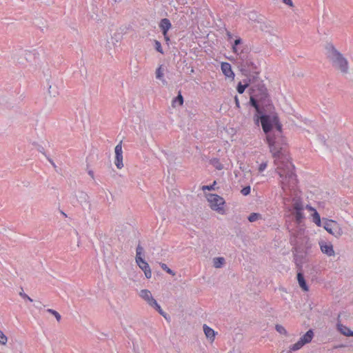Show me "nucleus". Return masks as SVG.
Wrapping results in <instances>:
<instances>
[{
  "label": "nucleus",
  "instance_id": "f257e3e1",
  "mask_svg": "<svg viewBox=\"0 0 353 353\" xmlns=\"http://www.w3.org/2000/svg\"><path fill=\"white\" fill-rule=\"evenodd\" d=\"M259 74L260 72L250 73L248 76H245L246 79H243V84H248V88L252 85L249 89V104L256 110L253 117L255 125L259 126L261 123L273 157L282 159L284 149L279 143L282 125L267 88L263 81L259 79Z\"/></svg>",
  "mask_w": 353,
  "mask_h": 353
},
{
  "label": "nucleus",
  "instance_id": "f03ea898",
  "mask_svg": "<svg viewBox=\"0 0 353 353\" xmlns=\"http://www.w3.org/2000/svg\"><path fill=\"white\" fill-rule=\"evenodd\" d=\"M327 57L331 61L333 68L339 71L343 76L349 73L348 61L332 43H329L325 46Z\"/></svg>",
  "mask_w": 353,
  "mask_h": 353
},
{
  "label": "nucleus",
  "instance_id": "7ed1b4c3",
  "mask_svg": "<svg viewBox=\"0 0 353 353\" xmlns=\"http://www.w3.org/2000/svg\"><path fill=\"white\" fill-rule=\"evenodd\" d=\"M238 68L243 75L248 76L250 73L254 74L258 70V65L255 63L252 56L248 57V59H242L237 61Z\"/></svg>",
  "mask_w": 353,
  "mask_h": 353
},
{
  "label": "nucleus",
  "instance_id": "20e7f679",
  "mask_svg": "<svg viewBox=\"0 0 353 353\" xmlns=\"http://www.w3.org/2000/svg\"><path fill=\"white\" fill-rule=\"evenodd\" d=\"M39 53L35 49L32 50H23L21 49L17 50L14 54V59L20 64H23L25 61L32 62L34 61Z\"/></svg>",
  "mask_w": 353,
  "mask_h": 353
},
{
  "label": "nucleus",
  "instance_id": "39448f33",
  "mask_svg": "<svg viewBox=\"0 0 353 353\" xmlns=\"http://www.w3.org/2000/svg\"><path fill=\"white\" fill-rule=\"evenodd\" d=\"M290 243L294 245L292 250V252H299L302 253L304 251L308 252L309 250L312 248L310 238L306 236L299 237L298 240L295 237L293 239H291Z\"/></svg>",
  "mask_w": 353,
  "mask_h": 353
},
{
  "label": "nucleus",
  "instance_id": "423d86ee",
  "mask_svg": "<svg viewBox=\"0 0 353 353\" xmlns=\"http://www.w3.org/2000/svg\"><path fill=\"white\" fill-rule=\"evenodd\" d=\"M323 221H324L323 227L328 233L337 239L343 235L342 228L336 221L327 219H323Z\"/></svg>",
  "mask_w": 353,
  "mask_h": 353
},
{
  "label": "nucleus",
  "instance_id": "0eeeda50",
  "mask_svg": "<svg viewBox=\"0 0 353 353\" xmlns=\"http://www.w3.org/2000/svg\"><path fill=\"white\" fill-rule=\"evenodd\" d=\"M208 201L210 203L212 210L218 212L220 214H224L225 210L223 205L225 204V200L223 197L216 194H206Z\"/></svg>",
  "mask_w": 353,
  "mask_h": 353
},
{
  "label": "nucleus",
  "instance_id": "6e6552de",
  "mask_svg": "<svg viewBox=\"0 0 353 353\" xmlns=\"http://www.w3.org/2000/svg\"><path fill=\"white\" fill-rule=\"evenodd\" d=\"M313 337V330L310 329L303 336L299 339V340L296 343L290 346L289 352L300 350L304 345L309 343L312 340Z\"/></svg>",
  "mask_w": 353,
  "mask_h": 353
},
{
  "label": "nucleus",
  "instance_id": "1a4fd4ad",
  "mask_svg": "<svg viewBox=\"0 0 353 353\" xmlns=\"http://www.w3.org/2000/svg\"><path fill=\"white\" fill-rule=\"evenodd\" d=\"M258 23H260L259 29L261 31L265 32L270 35L278 37L276 35L277 30L272 26V23L270 21H258Z\"/></svg>",
  "mask_w": 353,
  "mask_h": 353
},
{
  "label": "nucleus",
  "instance_id": "9d476101",
  "mask_svg": "<svg viewBox=\"0 0 353 353\" xmlns=\"http://www.w3.org/2000/svg\"><path fill=\"white\" fill-rule=\"evenodd\" d=\"M293 253V257L294 263L299 269L302 268V265L306 261V256L308 254L306 251L300 253L299 252H294Z\"/></svg>",
  "mask_w": 353,
  "mask_h": 353
},
{
  "label": "nucleus",
  "instance_id": "9b49d317",
  "mask_svg": "<svg viewBox=\"0 0 353 353\" xmlns=\"http://www.w3.org/2000/svg\"><path fill=\"white\" fill-rule=\"evenodd\" d=\"M321 252L328 256L334 255V250L331 243L321 241L319 243Z\"/></svg>",
  "mask_w": 353,
  "mask_h": 353
},
{
  "label": "nucleus",
  "instance_id": "f8f14e48",
  "mask_svg": "<svg viewBox=\"0 0 353 353\" xmlns=\"http://www.w3.org/2000/svg\"><path fill=\"white\" fill-rule=\"evenodd\" d=\"M77 199L83 208H88V210H90L91 204L89 201V196L85 192H79V195L77 196Z\"/></svg>",
  "mask_w": 353,
  "mask_h": 353
},
{
  "label": "nucleus",
  "instance_id": "ddd939ff",
  "mask_svg": "<svg viewBox=\"0 0 353 353\" xmlns=\"http://www.w3.org/2000/svg\"><path fill=\"white\" fill-rule=\"evenodd\" d=\"M236 54L239 56L238 61H240L242 59H248V57L252 56V54H250V48H248V46L239 47V49H238V53Z\"/></svg>",
  "mask_w": 353,
  "mask_h": 353
},
{
  "label": "nucleus",
  "instance_id": "4468645a",
  "mask_svg": "<svg viewBox=\"0 0 353 353\" xmlns=\"http://www.w3.org/2000/svg\"><path fill=\"white\" fill-rule=\"evenodd\" d=\"M159 26L163 36H166V34H168L172 27L170 21L167 18L161 19Z\"/></svg>",
  "mask_w": 353,
  "mask_h": 353
},
{
  "label": "nucleus",
  "instance_id": "2eb2a0df",
  "mask_svg": "<svg viewBox=\"0 0 353 353\" xmlns=\"http://www.w3.org/2000/svg\"><path fill=\"white\" fill-rule=\"evenodd\" d=\"M221 70L225 76L227 77H232L234 79V73L232 70L231 65L228 62L221 63Z\"/></svg>",
  "mask_w": 353,
  "mask_h": 353
},
{
  "label": "nucleus",
  "instance_id": "dca6fc26",
  "mask_svg": "<svg viewBox=\"0 0 353 353\" xmlns=\"http://www.w3.org/2000/svg\"><path fill=\"white\" fill-rule=\"evenodd\" d=\"M297 280L300 288L304 291L307 292L309 290L308 285H307L306 281L304 277V274L301 272L297 273Z\"/></svg>",
  "mask_w": 353,
  "mask_h": 353
},
{
  "label": "nucleus",
  "instance_id": "f3484780",
  "mask_svg": "<svg viewBox=\"0 0 353 353\" xmlns=\"http://www.w3.org/2000/svg\"><path fill=\"white\" fill-rule=\"evenodd\" d=\"M140 296L143 298L150 305L154 299L152 297V294L148 290H141L139 294Z\"/></svg>",
  "mask_w": 353,
  "mask_h": 353
},
{
  "label": "nucleus",
  "instance_id": "a211bd4d",
  "mask_svg": "<svg viewBox=\"0 0 353 353\" xmlns=\"http://www.w3.org/2000/svg\"><path fill=\"white\" fill-rule=\"evenodd\" d=\"M338 330L344 336H353V331L349 329L347 327L338 323L337 324Z\"/></svg>",
  "mask_w": 353,
  "mask_h": 353
},
{
  "label": "nucleus",
  "instance_id": "6ab92c4d",
  "mask_svg": "<svg viewBox=\"0 0 353 353\" xmlns=\"http://www.w3.org/2000/svg\"><path fill=\"white\" fill-rule=\"evenodd\" d=\"M203 332L208 339H210V340H214L215 336V332L213 329L208 327L207 325H203Z\"/></svg>",
  "mask_w": 353,
  "mask_h": 353
},
{
  "label": "nucleus",
  "instance_id": "aec40b11",
  "mask_svg": "<svg viewBox=\"0 0 353 353\" xmlns=\"http://www.w3.org/2000/svg\"><path fill=\"white\" fill-rule=\"evenodd\" d=\"M287 172H285L286 177L290 179L296 178V175L294 172V166L292 163H289L287 165Z\"/></svg>",
  "mask_w": 353,
  "mask_h": 353
},
{
  "label": "nucleus",
  "instance_id": "412c9836",
  "mask_svg": "<svg viewBox=\"0 0 353 353\" xmlns=\"http://www.w3.org/2000/svg\"><path fill=\"white\" fill-rule=\"evenodd\" d=\"M294 201L292 205L293 212L296 211H303V203L300 198L296 199L294 198L293 199Z\"/></svg>",
  "mask_w": 353,
  "mask_h": 353
},
{
  "label": "nucleus",
  "instance_id": "4be33fe9",
  "mask_svg": "<svg viewBox=\"0 0 353 353\" xmlns=\"http://www.w3.org/2000/svg\"><path fill=\"white\" fill-rule=\"evenodd\" d=\"M150 305L154 308L164 318L167 319L166 313L163 312V310L161 309V306L158 304L155 299L152 303H150Z\"/></svg>",
  "mask_w": 353,
  "mask_h": 353
},
{
  "label": "nucleus",
  "instance_id": "5701e85b",
  "mask_svg": "<svg viewBox=\"0 0 353 353\" xmlns=\"http://www.w3.org/2000/svg\"><path fill=\"white\" fill-rule=\"evenodd\" d=\"M178 103L179 105H182L183 103V97L181 94V91L179 92L178 95L173 99L172 101V107H176V104Z\"/></svg>",
  "mask_w": 353,
  "mask_h": 353
},
{
  "label": "nucleus",
  "instance_id": "b1692460",
  "mask_svg": "<svg viewBox=\"0 0 353 353\" xmlns=\"http://www.w3.org/2000/svg\"><path fill=\"white\" fill-rule=\"evenodd\" d=\"M156 78L157 79L161 80L163 84H167V81L163 79V69L162 65H160L157 70H156Z\"/></svg>",
  "mask_w": 353,
  "mask_h": 353
},
{
  "label": "nucleus",
  "instance_id": "393cba45",
  "mask_svg": "<svg viewBox=\"0 0 353 353\" xmlns=\"http://www.w3.org/2000/svg\"><path fill=\"white\" fill-rule=\"evenodd\" d=\"M136 263L143 271L148 270V268H150L149 264L145 261V260L143 258H139V260H137Z\"/></svg>",
  "mask_w": 353,
  "mask_h": 353
},
{
  "label": "nucleus",
  "instance_id": "a878e982",
  "mask_svg": "<svg viewBox=\"0 0 353 353\" xmlns=\"http://www.w3.org/2000/svg\"><path fill=\"white\" fill-rule=\"evenodd\" d=\"M312 216L313 222L317 226L321 227L322 225V223H321V216H320L319 213L316 210H314V212L312 213Z\"/></svg>",
  "mask_w": 353,
  "mask_h": 353
},
{
  "label": "nucleus",
  "instance_id": "bb28decb",
  "mask_svg": "<svg viewBox=\"0 0 353 353\" xmlns=\"http://www.w3.org/2000/svg\"><path fill=\"white\" fill-rule=\"evenodd\" d=\"M210 164L212 165L216 170H221L223 168V164L217 158H213L210 160Z\"/></svg>",
  "mask_w": 353,
  "mask_h": 353
},
{
  "label": "nucleus",
  "instance_id": "cd10ccee",
  "mask_svg": "<svg viewBox=\"0 0 353 353\" xmlns=\"http://www.w3.org/2000/svg\"><path fill=\"white\" fill-rule=\"evenodd\" d=\"M214 266L216 268H220L225 263L223 257H215L213 259Z\"/></svg>",
  "mask_w": 353,
  "mask_h": 353
},
{
  "label": "nucleus",
  "instance_id": "c85d7f7f",
  "mask_svg": "<svg viewBox=\"0 0 353 353\" xmlns=\"http://www.w3.org/2000/svg\"><path fill=\"white\" fill-rule=\"evenodd\" d=\"M136 252H137L136 258H135L136 261L139 260V258L143 259L142 256L144 254V250H143V248L141 245L140 242H139V244L137 247Z\"/></svg>",
  "mask_w": 353,
  "mask_h": 353
},
{
  "label": "nucleus",
  "instance_id": "c756f323",
  "mask_svg": "<svg viewBox=\"0 0 353 353\" xmlns=\"http://www.w3.org/2000/svg\"><path fill=\"white\" fill-rule=\"evenodd\" d=\"M293 214L295 217L296 222L299 224L302 222V220L304 219V214L303 211H296L293 212Z\"/></svg>",
  "mask_w": 353,
  "mask_h": 353
},
{
  "label": "nucleus",
  "instance_id": "7c9ffc66",
  "mask_svg": "<svg viewBox=\"0 0 353 353\" xmlns=\"http://www.w3.org/2000/svg\"><path fill=\"white\" fill-rule=\"evenodd\" d=\"M115 165L118 169H121L123 167V155L119 154L115 156Z\"/></svg>",
  "mask_w": 353,
  "mask_h": 353
},
{
  "label": "nucleus",
  "instance_id": "2f4dec72",
  "mask_svg": "<svg viewBox=\"0 0 353 353\" xmlns=\"http://www.w3.org/2000/svg\"><path fill=\"white\" fill-rule=\"evenodd\" d=\"M48 93L52 97H56L59 95L58 88L55 85H50L48 88Z\"/></svg>",
  "mask_w": 353,
  "mask_h": 353
},
{
  "label": "nucleus",
  "instance_id": "473e14b6",
  "mask_svg": "<svg viewBox=\"0 0 353 353\" xmlns=\"http://www.w3.org/2000/svg\"><path fill=\"white\" fill-rule=\"evenodd\" d=\"M242 43H243V41L240 37H239L234 40V42L232 44V51L234 53H238V49H239V47H238V46L241 45Z\"/></svg>",
  "mask_w": 353,
  "mask_h": 353
},
{
  "label": "nucleus",
  "instance_id": "72a5a7b5",
  "mask_svg": "<svg viewBox=\"0 0 353 353\" xmlns=\"http://www.w3.org/2000/svg\"><path fill=\"white\" fill-rule=\"evenodd\" d=\"M261 217L262 216L261 214L252 212L248 216V219L250 222H254L259 220V219H261Z\"/></svg>",
  "mask_w": 353,
  "mask_h": 353
},
{
  "label": "nucleus",
  "instance_id": "f704fd0d",
  "mask_svg": "<svg viewBox=\"0 0 353 353\" xmlns=\"http://www.w3.org/2000/svg\"><path fill=\"white\" fill-rule=\"evenodd\" d=\"M248 88V84H243L242 82H239L236 86V90L239 94H243L245 90Z\"/></svg>",
  "mask_w": 353,
  "mask_h": 353
},
{
  "label": "nucleus",
  "instance_id": "c9c22d12",
  "mask_svg": "<svg viewBox=\"0 0 353 353\" xmlns=\"http://www.w3.org/2000/svg\"><path fill=\"white\" fill-rule=\"evenodd\" d=\"M46 311H47L48 313H50V314H51L52 315H53V316L56 318V319H57V321L58 322H59V321H61V316L59 314V313L58 312H57L56 310H52V309H48Z\"/></svg>",
  "mask_w": 353,
  "mask_h": 353
},
{
  "label": "nucleus",
  "instance_id": "e433bc0d",
  "mask_svg": "<svg viewBox=\"0 0 353 353\" xmlns=\"http://www.w3.org/2000/svg\"><path fill=\"white\" fill-rule=\"evenodd\" d=\"M8 342V337L5 334L0 330V345H6Z\"/></svg>",
  "mask_w": 353,
  "mask_h": 353
},
{
  "label": "nucleus",
  "instance_id": "4c0bfd02",
  "mask_svg": "<svg viewBox=\"0 0 353 353\" xmlns=\"http://www.w3.org/2000/svg\"><path fill=\"white\" fill-rule=\"evenodd\" d=\"M160 265H161V268L165 270L167 273H168L169 274H171L172 276H174L175 275V272L172 270L170 268H169L167 265L165 263H160Z\"/></svg>",
  "mask_w": 353,
  "mask_h": 353
},
{
  "label": "nucleus",
  "instance_id": "58836bf2",
  "mask_svg": "<svg viewBox=\"0 0 353 353\" xmlns=\"http://www.w3.org/2000/svg\"><path fill=\"white\" fill-rule=\"evenodd\" d=\"M275 329L280 334H285V335L288 334V332H287L286 330L281 325H279V324L276 325Z\"/></svg>",
  "mask_w": 353,
  "mask_h": 353
},
{
  "label": "nucleus",
  "instance_id": "ea45409f",
  "mask_svg": "<svg viewBox=\"0 0 353 353\" xmlns=\"http://www.w3.org/2000/svg\"><path fill=\"white\" fill-rule=\"evenodd\" d=\"M154 48L157 52H160L161 54H163V50L161 44L157 40H154Z\"/></svg>",
  "mask_w": 353,
  "mask_h": 353
},
{
  "label": "nucleus",
  "instance_id": "a19ab883",
  "mask_svg": "<svg viewBox=\"0 0 353 353\" xmlns=\"http://www.w3.org/2000/svg\"><path fill=\"white\" fill-rule=\"evenodd\" d=\"M250 190H251L250 186L247 185L242 188V190H241V192L243 195L247 196V195L250 194Z\"/></svg>",
  "mask_w": 353,
  "mask_h": 353
},
{
  "label": "nucleus",
  "instance_id": "79ce46f5",
  "mask_svg": "<svg viewBox=\"0 0 353 353\" xmlns=\"http://www.w3.org/2000/svg\"><path fill=\"white\" fill-rule=\"evenodd\" d=\"M121 141L119 144H117L114 148L115 156L119 154H122V146Z\"/></svg>",
  "mask_w": 353,
  "mask_h": 353
},
{
  "label": "nucleus",
  "instance_id": "37998d69",
  "mask_svg": "<svg viewBox=\"0 0 353 353\" xmlns=\"http://www.w3.org/2000/svg\"><path fill=\"white\" fill-rule=\"evenodd\" d=\"M19 296L25 299L28 300L30 302L33 301L32 299H31L28 295L23 292V289L21 290V292H19Z\"/></svg>",
  "mask_w": 353,
  "mask_h": 353
},
{
  "label": "nucleus",
  "instance_id": "c03bdc74",
  "mask_svg": "<svg viewBox=\"0 0 353 353\" xmlns=\"http://www.w3.org/2000/svg\"><path fill=\"white\" fill-rule=\"evenodd\" d=\"M216 183V181H214L212 185H203V186H202V190H214V185H215Z\"/></svg>",
  "mask_w": 353,
  "mask_h": 353
},
{
  "label": "nucleus",
  "instance_id": "a18cd8bd",
  "mask_svg": "<svg viewBox=\"0 0 353 353\" xmlns=\"http://www.w3.org/2000/svg\"><path fill=\"white\" fill-rule=\"evenodd\" d=\"M317 139L319 141H321V143H322L324 145H326L327 146V143H326V139L324 136L321 135V134H319L317 136Z\"/></svg>",
  "mask_w": 353,
  "mask_h": 353
},
{
  "label": "nucleus",
  "instance_id": "49530a36",
  "mask_svg": "<svg viewBox=\"0 0 353 353\" xmlns=\"http://www.w3.org/2000/svg\"><path fill=\"white\" fill-rule=\"evenodd\" d=\"M267 167V163L266 162H263L262 163H261L259 165V171L260 172H263V170H265V169Z\"/></svg>",
  "mask_w": 353,
  "mask_h": 353
},
{
  "label": "nucleus",
  "instance_id": "de8ad7c7",
  "mask_svg": "<svg viewBox=\"0 0 353 353\" xmlns=\"http://www.w3.org/2000/svg\"><path fill=\"white\" fill-rule=\"evenodd\" d=\"M145 276L147 279H150L152 276V272L150 268H148V270L143 271Z\"/></svg>",
  "mask_w": 353,
  "mask_h": 353
},
{
  "label": "nucleus",
  "instance_id": "09e8293b",
  "mask_svg": "<svg viewBox=\"0 0 353 353\" xmlns=\"http://www.w3.org/2000/svg\"><path fill=\"white\" fill-rule=\"evenodd\" d=\"M37 150L39 152L42 153L43 154H44L46 157V154L45 153V149L43 146L39 145Z\"/></svg>",
  "mask_w": 353,
  "mask_h": 353
},
{
  "label": "nucleus",
  "instance_id": "8fccbe9b",
  "mask_svg": "<svg viewBox=\"0 0 353 353\" xmlns=\"http://www.w3.org/2000/svg\"><path fill=\"white\" fill-rule=\"evenodd\" d=\"M283 3L289 6H293V2L292 0H283Z\"/></svg>",
  "mask_w": 353,
  "mask_h": 353
},
{
  "label": "nucleus",
  "instance_id": "3c124183",
  "mask_svg": "<svg viewBox=\"0 0 353 353\" xmlns=\"http://www.w3.org/2000/svg\"><path fill=\"white\" fill-rule=\"evenodd\" d=\"M234 101H235V103H236V106L239 108H240V104H239V99L237 97V96H236L234 97Z\"/></svg>",
  "mask_w": 353,
  "mask_h": 353
},
{
  "label": "nucleus",
  "instance_id": "603ef678",
  "mask_svg": "<svg viewBox=\"0 0 353 353\" xmlns=\"http://www.w3.org/2000/svg\"><path fill=\"white\" fill-rule=\"evenodd\" d=\"M305 208H306V209H307V210H310V211H312V212H314V210H316V209H315V208H314L313 207H312V206H311V205H307Z\"/></svg>",
  "mask_w": 353,
  "mask_h": 353
},
{
  "label": "nucleus",
  "instance_id": "864d4df0",
  "mask_svg": "<svg viewBox=\"0 0 353 353\" xmlns=\"http://www.w3.org/2000/svg\"><path fill=\"white\" fill-rule=\"evenodd\" d=\"M48 160L50 161V163L52 165V166L54 168H56V165L55 163H54V161L49 157H47Z\"/></svg>",
  "mask_w": 353,
  "mask_h": 353
},
{
  "label": "nucleus",
  "instance_id": "5fc2aeb1",
  "mask_svg": "<svg viewBox=\"0 0 353 353\" xmlns=\"http://www.w3.org/2000/svg\"><path fill=\"white\" fill-rule=\"evenodd\" d=\"M34 306H35V307H37L38 309H41V307H42L41 302H37Z\"/></svg>",
  "mask_w": 353,
  "mask_h": 353
},
{
  "label": "nucleus",
  "instance_id": "6e6d98bb",
  "mask_svg": "<svg viewBox=\"0 0 353 353\" xmlns=\"http://www.w3.org/2000/svg\"><path fill=\"white\" fill-rule=\"evenodd\" d=\"M88 174L92 178L94 179V172L92 170H89L88 171Z\"/></svg>",
  "mask_w": 353,
  "mask_h": 353
},
{
  "label": "nucleus",
  "instance_id": "4d7b16f0",
  "mask_svg": "<svg viewBox=\"0 0 353 353\" xmlns=\"http://www.w3.org/2000/svg\"><path fill=\"white\" fill-rule=\"evenodd\" d=\"M2 102H6V99L3 97H0V103Z\"/></svg>",
  "mask_w": 353,
  "mask_h": 353
},
{
  "label": "nucleus",
  "instance_id": "13d9d810",
  "mask_svg": "<svg viewBox=\"0 0 353 353\" xmlns=\"http://www.w3.org/2000/svg\"><path fill=\"white\" fill-rule=\"evenodd\" d=\"M163 37H164V38H165V39L166 41H169V40H170V39H169V37H168V34H166V36H163Z\"/></svg>",
  "mask_w": 353,
  "mask_h": 353
},
{
  "label": "nucleus",
  "instance_id": "bf43d9fd",
  "mask_svg": "<svg viewBox=\"0 0 353 353\" xmlns=\"http://www.w3.org/2000/svg\"><path fill=\"white\" fill-rule=\"evenodd\" d=\"M194 72V68H191V70H190V72H191V73H193Z\"/></svg>",
  "mask_w": 353,
  "mask_h": 353
},
{
  "label": "nucleus",
  "instance_id": "052dcab7",
  "mask_svg": "<svg viewBox=\"0 0 353 353\" xmlns=\"http://www.w3.org/2000/svg\"><path fill=\"white\" fill-rule=\"evenodd\" d=\"M228 35L229 37H231V34H230V32H228Z\"/></svg>",
  "mask_w": 353,
  "mask_h": 353
},
{
  "label": "nucleus",
  "instance_id": "680f3d73",
  "mask_svg": "<svg viewBox=\"0 0 353 353\" xmlns=\"http://www.w3.org/2000/svg\"><path fill=\"white\" fill-rule=\"evenodd\" d=\"M289 352H289V350H288V352H285V351H282L281 353H289Z\"/></svg>",
  "mask_w": 353,
  "mask_h": 353
},
{
  "label": "nucleus",
  "instance_id": "e2e57ef3",
  "mask_svg": "<svg viewBox=\"0 0 353 353\" xmlns=\"http://www.w3.org/2000/svg\"><path fill=\"white\" fill-rule=\"evenodd\" d=\"M61 214H62L63 215H64L65 216H67V215H66L63 212H61Z\"/></svg>",
  "mask_w": 353,
  "mask_h": 353
},
{
  "label": "nucleus",
  "instance_id": "0e129e2a",
  "mask_svg": "<svg viewBox=\"0 0 353 353\" xmlns=\"http://www.w3.org/2000/svg\"><path fill=\"white\" fill-rule=\"evenodd\" d=\"M279 175H280V176H282L283 175V174H282L281 172H279Z\"/></svg>",
  "mask_w": 353,
  "mask_h": 353
}]
</instances>
